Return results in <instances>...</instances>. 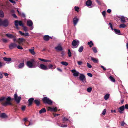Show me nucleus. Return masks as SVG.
Here are the masks:
<instances>
[{"mask_svg": "<svg viewBox=\"0 0 128 128\" xmlns=\"http://www.w3.org/2000/svg\"><path fill=\"white\" fill-rule=\"evenodd\" d=\"M111 81L113 82H115V79L111 76H110L109 77Z\"/></svg>", "mask_w": 128, "mask_h": 128, "instance_id": "obj_31", "label": "nucleus"}, {"mask_svg": "<svg viewBox=\"0 0 128 128\" xmlns=\"http://www.w3.org/2000/svg\"><path fill=\"white\" fill-rule=\"evenodd\" d=\"M40 100H39L38 99H36L34 100V103L37 106H38L40 104Z\"/></svg>", "mask_w": 128, "mask_h": 128, "instance_id": "obj_14", "label": "nucleus"}, {"mask_svg": "<svg viewBox=\"0 0 128 128\" xmlns=\"http://www.w3.org/2000/svg\"><path fill=\"white\" fill-rule=\"evenodd\" d=\"M92 90V88L90 87H89L87 88V90L88 91V92H91V91Z\"/></svg>", "mask_w": 128, "mask_h": 128, "instance_id": "obj_43", "label": "nucleus"}, {"mask_svg": "<svg viewBox=\"0 0 128 128\" xmlns=\"http://www.w3.org/2000/svg\"><path fill=\"white\" fill-rule=\"evenodd\" d=\"M3 60L7 62H10L11 60V59L10 58H7L6 57H4L3 58Z\"/></svg>", "mask_w": 128, "mask_h": 128, "instance_id": "obj_29", "label": "nucleus"}, {"mask_svg": "<svg viewBox=\"0 0 128 128\" xmlns=\"http://www.w3.org/2000/svg\"><path fill=\"white\" fill-rule=\"evenodd\" d=\"M68 119L65 118V117H64L62 119V121L64 123H65V122H66L68 121Z\"/></svg>", "mask_w": 128, "mask_h": 128, "instance_id": "obj_40", "label": "nucleus"}, {"mask_svg": "<svg viewBox=\"0 0 128 128\" xmlns=\"http://www.w3.org/2000/svg\"><path fill=\"white\" fill-rule=\"evenodd\" d=\"M25 40L23 38H19L18 39V40L17 42L19 44H20L22 42H24Z\"/></svg>", "mask_w": 128, "mask_h": 128, "instance_id": "obj_20", "label": "nucleus"}, {"mask_svg": "<svg viewBox=\"0 0 128 128\" xmlns=\"http://www.w3.org/2000/svg\"><path fill=\"white\" fill-rule=\"evenodd\" d=\"M0 117L3 118H8V117L4 113H3L1 114Z\"/></svg>", "mask_w": 128, "mask_h": 128, "instance_id": "obj_22", "label": "nucleus"}, {"mask_svg": "<svg viewBox=\"0 0 128 128\" xmlns=\"http://www.w3.org/2000/svg\"><path fill=\"white\" fill-rule=\"evenodd\" d=\"M23 29H24V30L25 31H27L28 30H27V28L26 27V26H23Z\"/></svg>", "mask_w": 128, "mask_h": 128, "instance_id": "obj_55", "label": "nucleus"}, {"mask_svg": "<svg viewBox=\"0 0 128 128\" xmlns=\"http://www.w3.org/2000/svg\"><path fill=\"white\" fill-rule=\"evenodd\" d=\"M106 14V12L105 11H104L102 12V14L104 17L105 16Z\"/></svg>", "mask_w": 128, "mask_h": 128, "instance_id": "obj_52", "label": "nucleus"}, {"mask_svg": "<svg viewBox=\"0 0 128 128\" xmlns=\"http://www.w3.org/2000/svg\"><path fill=\"white\" fill-rule=\"evenodd\" d=\"M4 16V14L2 10L0 11V17H3Z\"/></svg>", "mask_w": 128, "mask_h": 128, "instance_id": "obj_39", "label": "nucleus"}, {"mask_svg": "<svg viewBox=\"0 0 128 128\" xmlns=\"http://www.w3.org/2000/svg\"><path fill=\"white\" fill-rule=\"evenodd\" d=\"M2 40L3 42L4 43H6L7 42V40L6 38H3Z\"/></svg>", "mask_w": 128, "mask_h": 128, "instance_id": "obj_46", "label": "nucleus"}, {"mask_svg": "<svg viewBox=\"0 0 128 128\" xmlns=\"http://www.w3.org/2000/svg\"><path fill=\"white\" fill-rule=\"evenodd\" d=\"M40 68L41 69L44 70H47L48 69L47 66L42 64H40Z\"/></svg>", "mask_w": 128, "mask_h": 128, "instance_id": "obj_7", "label": "nucleus"}, {"mask_svg": "<svg viewBox=\"0 0 128 128\" xmlns=\"http://www.w3.org/2000/svg\"><path fill=\"white\" fill-rule=\"evenodd\" d=\"M52 108L51 107H48V110L50 111H52Z\"/></svg>", "mask_w": 128, "mask_h": 128, "instance_id": "obj_49", "label": "nucleus"}, {"mask_svg": "<svg viewBox=\"0 0 128 128\" xmlns=\"http://www.w3.org/2000/svg\"><path fill=\"white\" fill-rule=\"evenodd\" d=\"M87 75L90 77H92V74L90 73H88L87 74Z\"/></svg>", "mask_w": 128, "mask_h": 128, "instance_id": "obj_56", "label": "nucleus"}, {"mask_svg": "<svg viewBox=\"0 0 128 128\" xmlns=\"http://www.w3.org/2000/svg\"><path fill=\"white\" fill-rule=\"evenodd\" d=\"M34 47L32 48V49H30L29 50V52L32 55H34L35 54V52L34 51Z\"/></svg>", "mask_w": 128, "mask_h": 128, "instance_id": "obj_18", "label": "nucleus"}, {"mask_svg": "<svg viewBox=\"0 0 128 128\" xmlns=\"http://www.w3.org/2000/svg\"><path fill=\"white\" fill-rule=\"evenodd\" d=\"M57 108L56 107L52 108V111L56 112L57 111Z\"/></svg>", "mask_w": 128, "mask_h": 128, "instance_id": "obj_58", "label": "nucleus"}, {"mask_svg": "<svg viewBox=\"0 0 128 128\" xmlns=\"http://www.w3.org/2000/svg\"><path fill=\"white\" fill-rule=\"evenodd\" d=\"M42 100L44 104H47L49 105H52L53 103L52 101L48 98L47 97H45L42 98Z\"/></svg>", "mask_w": 128, "mask_h": 128, "instance_id": "obj_3", "label": "nucleus"}, {"mask_svg": "<svg viewBox=\"0 0 128 128\" xmlns=\"http://www.w3.org/2000/svg\"><path fill=\"white\" fill-rule=\"evenodd\" d=\"M126 26V25L124 24H121L119 26V28H124Z\"/></svg>", "mask_w": 128, "mask_h": 128, "instance_id": "obj_34", "label": "nucleus"}, {"mask_svg": "<svg viewBox=\"0 0 128 128\" xmlns=\"http://www.w3.org/2000/svg\"><path fill=\"white\" fill-rule=\"evenodd\" d=\"M96 2H97L98 4L101 5V3L102 2L101 1H100L99 0H96Z\"/></svg>", "mask_w": 128, "mask_h": 128, "instance_id": "obj_48", "label": "nucleus"}, {"mask_svg": "<svg viewBox=\"0 0 128 128\" xmlns=\"http://www.w3.org/2000/svg\"><path fill=\"white\" fill-rule=\"evenodd\" d=\"M24 62H22L20 63L18 65V67L19 68H21L24 67Z\"/></svg>", "mask_w": 128, "mask_h": 128, "instance_id": "obj_27", "label": "nucleus"}, {"mask_svg": "<svg viewBox=\"0 0 128 128\" xmlns=\"http://www.w3.org/2000/svg\"><path fill=\"white\" fill-rule=\"evenodd\" d=\"M74 9L75 10L78 12V10L79 9V8L78 6H75L74 7Z\"/></svg>", "mask_w": 128, "mask_h": 128, "instance_id": "obj_44", "label": "nucleus"}, {"mask_svg": "<svg viewBox=\"0 0 128 128\" xmlns=\"http://www.w3.org/2000/svg\"><path fill=\"white\" fill-rule=\"evenodd\" d=\"M6 97L4 96H2L0 98V102L1 104L4 106H6L8 105H12L13 104L10 101L11 100V98L9 96L6 98V101L5 102L3 101L4 100Z\"/></svg>", "mask_w": 128, "mask_h": 128, "instance_id": "obj_1", "label": "nucleus"}, {"mask_svg": "<svg viewBox=\"0 0 128 128\" xmlns=\"http://www.w3.org/2000/svg\"><path fill=\"white\" fill-rule=\"evenodd\" d=\"M77 63L79 65H81L83 64L82 62L81 61H77Z\"/></svg>", "mask_w": 128, "mask_h": 128, "instance_id": "obj_47", "label": "nucleus"}, {"mask_svg": "<svg viewBox=\"0 0 128 128\" xmlns=\"http://www.w3.org/2000/svg\"><path fill=\"white\" fill-rule=\"evenodd\" d=\"M124 108H126V109H128V104H126L125 105Z\"/></svg>", "mask_w": 128, "mask_h": 128, "instance_id": "obj_61", "label": "nucleus"}, {"mask_svg": "<svg viewBox=\"0 0 128 128\" xmlns=\"http://www.w3.org/2000/svg\"><path fill=\"white\" fill-rule=\"evenodd\" d=\"M84 49V48L83 46H81L79 48L78 51L80 52H82Z\"/></svg>", "mask_w": 128, "mask_h": 128, "instance_id": "obj_36", "label": "nucleus"}, {"mask_svg": "<svg viewBox=\"0 0 128 128\" xmlns=\"http://www.w3.org/2000/svg\"><path fill=\"white\" fill-rule=\"evenodd\" d=\"M6 36L7 37L10 38H15L16 36H15L13 35L12 34H6Z\"/></svg>", "mask_w": 128, "mask_h": 128, "instance_id": "obj_17", "label": "nucleus"}, {"mask_svg": "<svg viewBox=\"0 0 128 128\" xmlns=\"http://www.w3.org/2000/svg\"><path fill=\"white\" fill-rule=\"evenodd\" d=\"M80 80L82 81V82H84L86 80V78L84 75L82 74H80V76L79 78Z\"/></svg>", "mask_w": 128, "mask_h": 128, "instance_id": "obj_9", "label": "nucleus"}, {"mask_svg": "<svg viewBox=\"0 0 128 128\" xmlns=\"http://www.w3.org/2000/svg\"><path fill=\"white\" fill-rule=\"evenodd\" d=\"M16 48L18 49L22 50L23 49L22 47L19 45L17 46V45Z\"/></svg>", "mask_w": 128, "mask_h": 128, "instance_id": "obj_45", "label": "nucleus"}, {"mask_svg": "<svg viewBox=\"0 0 128 128\" xmlns=\"http://www.w3.org/2000/svg\"><path fill=\"white\" fill-rule=\"evenodd\" d=\"M17 44L15 43H11L9 46V48L10 49H12L16 48Z\"/></svg>", "mask_w": 128, "mask_h": 128, "instance_id": "obj_6", "label": "nucleus"}, {"mask_svg": "<svg viewBox=\"0 0 128 128\" xmlns=\"http://www.w3.org/2000/svg\"><path fill=\"white\" fill-rule=\"evenodd\" d=\"M15 25L16 26V29L17 30H19L20 28L18 27V20H16L15 21Z\"/></svg>", "mask_w": 128, "mask_h": 128, "instance_id": "obj_24", "label": "nucleus"}, {"mask_svg": "<svg viewBox=\"0 0 128 128\" xmlns=\"http://www.w3.org/2000/svg\"><path fill=\"white\" fill-rule=\"evenodd\" d=\"M9 1L11 2L12 3L15 4L16 3V2L14 0H9Z\"/></svg>", "mask_w": 128, "mask_h": 128, "instance_id": "obj_60", "label": "nucleus"}, {"mask_svg": "<svg viewBox=\"0 0 128 128\" xmlns=\"http://www.w3.org/2000/svg\"><path fill=\"white\" fill-rule=\"evenodd\" d=\"M87 44L88 45H89V46L90 47H91L92 46L94 45V44L92 41H90V42H88V43Z\"/></svg>", "mask_w": 128, "mask_h": 128, "instance_id": "obj_28", "label": "nucleus"}, {"mask_svg": "<svg viewBox=\"0 0 128 128\" xmlns=\"http://www.w3.org/2000/svg\"><path fill=\"white\" fill-rule=\"evenodd\" d=\"M79 42L78 40L76 41V40H74L72 42V45L74 46H76V45L78 46Z\"/></svg>", "mask_w": 128, "mask_h": 128, "instance_id": "obj_10", "label": "nucleus"}, {"mask_svg": "<svg viewBox=\"0 0 128 128\" xmlns=\"http://www.w3.org/2000/svg\"><path fill=\"white\" fill-rule=\"evenodd\" d=\"M106 112V110L105 109H104L103 111L102 114L103 115H104Z\"/></svg>", "mask_w": 128, "mask_h": 128, "instance_id": "obj_51", "label": "nucleus"}, {"mask_svg": "<svg viewBox=\"0 0 128 128\" xmlns=\"http://www.w3.org/2000/svg\"><path fill=\"white\" fill-rule=\"evenodd\" d=\"M121 21L122 23H124L126 22V21L125 20V18L124 16H122L120 18Z\"/></svg>", "mask_w": 128, "mask_h": 128, "instance_id": "obj_30", "label": "nucleus"}, {"mask_svg": "<svg viewBox=\"0 0 128 128\" xmlns=\"http://www.w3.org/2000/svg\"><path fill=\"white\" fill-rule=\"evenodd\" d=\"M27 119L26 118H24V120L25 121L24 124L26 126H28L30 124V122L27 120Z\"/></svg>", "mask_w": 128, "mask_h": 128, "instance_id": "obj_15", "label": "nucleus"}, {"mask_svg": "<svg viewBox=\"0 0 128 128\" xmlns=\"http://www.w3.org/2000/svg\"><path fill=\"white\" fill-rule=\"evenodd\" d=\"M52 67H53V65L52 64H50L48 66V68H49L51 69V68H52Z\"/></svg>", "mask_w": 128, "mask_h": 128, "instance_id": "obj_54", "label": "nucleus"}, {"mask_svg": "<svg viewBox=\"0 0 128 128\" xmlns=\"http://www.w3.org/2000/svg\"><path fill=\"white\" fill-rule=\"evenodd\" d=\"M18 24L20 26H22V27L24 26V24L22 23V21H18Z\"/></svg>", "mask_w": 128, "mask_h": 128, "instance_id": "obj_41", "label": "nucleus"}, {"mask_svg": "<svg viewBox=\"0 0 128 128\" xmlns=\"http://www.w3.org/2000/svg\"><path fill=\"white\" fill-rule=\"evenodd\" d=\"M12 16L14 18H17V16L15 14H12Z\"/></svg>", "mask_w": 128, "mask_h": 128, "instance_id": "obj_64", "label": "nucleus"}, {"mask_svg": "<svg viewBox=\"0 0 128 128\" xmlns=\"http://www.w3.org/2000/svg\"><path fill=\"white\" fill-rule=\"evenodd\" d=\"M13 106H14V109L15 110V111H17L18 110L17 106L15 105H13Z\"/></svg>", "mask_w": 128, "mask_h": 128, "instance_id": "obj_42", "label": "nucleus"}, {"mask_svg": "<svg viewBox=\"0 0 128 128\" xmlns=\"http://www.w3.org/2000/svg\"><path fill=\"white\" fill-rule=\"evenodd\" d=\"M111 12V10L110 9H108L107 10V12L108 13H110Z\"/></svg>", "mask_w": 128, "mask_h": 128, "instance_id": "obj_63", "label": "nucleus"}, {"mask_svg": "<svg viewBox=\"0 0 128 128\" xmlns=\"http://www.w3.org/2000/svg\"><path fill=\"white\" fill-rule=\"evenodd\" d=\"M68 56L69 57H70L72 56V53L70 52V50L68 49Z\"/></svg>", "mask_w": 128, "mask_h": 128, "instance_id": "obj_38", "label": "nucleus"}, {"mask_svg": "<svg viewBox=\"0 0 128 128\" xmlns=\"http://www.w3.org/2000/svg\"><path fill=\"white\" fill-rule=\"evenodd\" d=\"M9 22L7 19H5L3 20L2 26H8L9 24Z\"/></svg>", "mask_w": 128, "mask_h": 128, "instance_id": "obj_5", "label": "nucleus"}, {"mask_svg": "<svg viewBox=\"0 0 128 128\" xmlns=\"http://www.w3.org/2000/svg\"><path fill=\"white\" fill-rule=\"evenodd\" d=\"M19 32L21 35L24 36L25 34L24 33L22 32L21 31H19Z\"/></svg>", "mask_w": 128, "mask_h": 128, "instance_id": "obj_53", "label": "nucleus"}, {"mask_svg": "<svg viewBox=\"0 0 128 128\" xmlns=\"http://www.w3.org/2000/svg\"><path fill=\"white\" fill-rule=\"evenodd\" d=\"M26 108V106H24L22 107L21 109L22 110H24Z\"/></svg>", "mask_w": 128, "mask_h": 128, "instance_id": "obj_57", "label": "nucleus"}, {"mask_svg": "<svg viewBox=\"0 0 128 128\" xmlns=\"http://www.w3.org/2000/svg\"><path fill=\"white\" fill-rule=\"evenodd\" d=\"M79 73L78 72H76L75 73H73V75L74 76H78Z\"/></svg>", "mask_w": 128, "mask_h": 128, "instance_id": "obj_35", "label": "nucleus"}, {"mask_svg": "<svg viewBox=\"0 0 128 128\" xmlns=\"http://www.w3.org/2000/svg\"><path fill=\"white\" fill-rule=\"evenodd\" d=\"M50 38V37L48 35L44 36L43 37L44 40L46 41H48Z\"/></svg>", "mask_w": 128, "mask_h": 128, "instance_id": "obj_21", "label": "nucleus"}, {"mask_svg": "<svg viewBox=\"0 0 128 128\" xmlns=\"http://www.w3.org/2000/svg\"><path fill=\"white\" fill-rule=\"evenodd\" d=\"M3 20L0 19V26H2Z\"/></svg>", "mask_w": 128, "mask_h": 128, "instance_id": "obj_59", "label": "nucleus"}, {"mask_svg": "<svg viewBox=\"0 0 128 128\" xmlns=\"http://www.w3.org/2000/svg\"><path fill=\"white\" fill-rule=\"evenodd\" d=\"M46 112V110L45 108H42L39 111V113L40 114H42L43 113H44Z\"/></svg>", "mask_w": 128, "mask_h": 128, "instance_id": "obj_26", "label": "nucleus"}, {"mask_svg": "<svg viewBox=\"0 0 128 128\" xmlns=\"http://www.w3.org/2000/svg\"><path fill=\"white\" fill-rule=\"evenodd\" d=\"M55 49L57 51H61L62 50V48L61 45L59 44L55 48Z\"/></svg>", "mask_w": 128, "mask_h": 128, "instance_id": "obj_11", "label": "nucleus"}, {"mask_svg": "<svg viewBox=\"0 0 128 128\" xmlns=\"http://www.w3.org/2000/svg\"><path fill=\"white\" fill-rule=\"evenodd\" d=\"M61 63L62 64L65 66H67L68 64V63L65 62H61Z\"/></svg>", "mask_w": 128, "mask_h": 128, "instance_id": "obj_33", "label": "nucleus"}, {"mask_svg": "<svg viewBox=\"0 0 128 128\" xmlns=\"http://www.w3.org/2000/svg\"><path fill=\"white\" fill-rule=\"evenodd\" d=\"M114 32L116 34H118V35H121V34H120V30H118V29H115V28H114Z\"/></svg>", "mask_w": 128, "mask_h": 128, "instance_id": "obj_23", "label": "nucleus"}, {"mask_svg": "<svg viewBox=\"0 0 128 128\" xmlns=\"http://www.w3.org/2000/svg\"><path fill=\"white\" fill-rule=\"evenodd\" d=\"M36 61L34 59H31L30 61H28L26 62V65L30 68L32 67H35L34 64H36Z\"/></svg>", "mask_w": 128, "mask_h": 128, "instance_id": "obj_2", "label": "nucleus"}, {"mask_svg": "<svg viewBox=\"0 0 128 128\" xmlns=\"http://www.w3.org/2000/svg\"><path fill=\"white\" fill-rule=\"evenodd\" d=\"M125 123L124 122H122L121 123V125L122 126H124Z\"/></svg>", "mask_w": 128, "mask_h": 128, "instance_id": "obj_62", "label": "nucleus"}, {"mask_svg": "<svg viewBox=\"0 0 128 128\" xmlns=\"http://www.w3.org/2000/svg\"><path fill=\"white\" fill-rule=\"evenodd\" d=\"M92 50L95 53H96L97 52V50L96 48L95 47H94L92 48Z\"/></svg>", "mask_w": 128, "mask_h": 128, "instance_id": "obj_37", "label": "nucleus"}, {"mask_svg": "<svg viewBox=\"0 0 128 128\" xmlns=\"http://www.w3.org/2000/svg\"><path fill=\"white\" fill-rule=\"evenodd\" d=\"M124 106L120 107L118 110V111L120 114H122L123 113V111L124 110Z\"/></svg>", "mask_w": 128, "mask_h": 128, "instance_id": "obj_12", "label": "nucleus"}, {"mask_svg": "<svg viewBox=\"0 0 128 128\" xmlns=\"http://www.w3.org/2000/svg\"><path fill=\"white\" fill-rule=\"evenodd\" d=\"M14 98L15 100L18 104L20 103L21 98L20 96L18 97L16 93H15L14 94Z\"/></svg>", "mask_w": 128, "mask_h": 128, "instance_id": "obj_4", "label": "nucleus"}, {"mask_svg": "<svg viewBox=\"0 0 128 128\" xmlns=\"http://www.w3.org/2000/svg\"><path fill=\"white\" fill-rule=\"evenodd\" d=\"M34 99L33 98H29L28 100V106H31L33 102H34Z\"/></svg>", "mask_w": 128, "mask_h": 128, "instance_id": "obj_8", "label": "nucleus"}, {"mask_svg": "<svg viewBox=\"0 0 128 128\" xmlns=\"http://www.w3.org/2000/svg\"><path fill=\"white\" fill-rule=\"evenodd\" d=\"M91 60L94 63H97L98 62V60L96 58H94L91 57Z\"/></svg>", "mask_w": 128, "mask_h": 128, "instance_id": "obj_25", "label": "nucleus"}, {"mask_svg": "<svg viewBox=\"0 0 128 128\" xmlns=\"http://www.w3.org/2000/svg\"><path fill=\"white\" fill-rule=\"evenodd\" d=\"M92 4V2L90 0H88L86 2V4L87 6H91Z\"/></svg>", "mask_w": 128, "mask_h": 128, "instance_id": "obj_19", "label": "nucleus"}, {"mask_svg": "<svg viewBox=\"0 0 128 128\" xmlns=\"http://www.w3.org/2000/svg\"><path fill=\"white\" fill-rule=\"evenodd\" d=\"M27 25L28 26L31 27L33 25V22L32 20H28L27 22Z\"/></svg>", "mask_w": 128, "mask_h": 128, "instance_id": "obj_16", "label": "nucleus"}, {"mask_svg": "<svg viewBox=\"0 0 128 128\" xmlns=\"http://www.w3.org/2000/svg\"><path fill=\"white\" fill-rule=\"evenodd\" d=\"M87 66L89 68H91L92 67V66L89 63L87 62Z\"/></svg>", "mask_w": 128, "mask_h": 128, "instance_id": "obj_50", "label": "nucleus"}, {"mask_svg": "<svg viewBox=\"0 0 128 128\" xmlns=\"http://www.w3.org/2000/svg\"><path fill=\"white\" fill-rule=\"evenodd\" d=\"M109 95L108 94H106L104 96V99L105 100H107L109 98Z\"/></svg>", "mask_w": 128, "mask_h": 128, "instance_id": "obj_32", "label": "nucleus"}, {"mask_svg": "<svg viewBox=\"0 0 128 128\" xmlns=\"http://www.w3.org/2000/svg\"><path fill=\"white\" fill-rule=\"evenodd\" d=\"M73 22L74 24V26H75L77 24L78 21V19L76 16L73 19Z\"/></svg>", "mask_w": 128, "mask_h": 128, "instance_id": "obj_13", "label": "nucleus"}]
</instances>
